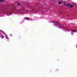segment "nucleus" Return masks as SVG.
<instances>
[{"instance_id": "1a4fd4ad", "label": "nucleus", "mask_w": 77, "mask_h": 77, "mask_svg": "<svg viewBox=\"0 0 77 77\" xmlns=\"http://www.w3.org/2000/svg\"><path fill=\"white\" fill-rule=\"evenodd\" d=\"M58 24L59 25V24H60V23H57V24Z\"/></svg>"}, {"instance_id": "f257e3e1", "label": "nucleus", "mask_w": 77, "mask_h": 77, "mask_svg": "<svg viewBox=\"0 0 77 77\" xmlns=\"http://www.w3.org/2000/svg\"><path fill=\"white\" fill-rule=\"evenodd\" d=\"M66 5L69 8H73V6L72 5H70L69 4H67V5Z\"/></svg>"}, {"instance_id": "f03ea898", "label": "nucleus", "mask_w": 77, "mask_h": 77, "mask_svg": "<svg viewBox=\"0 0 77 77\" xmlns=\"http://www.w3.org/2000/svg\"><path fill=\"white\" fill-rule=\"evenodd\" d=\"M61 3H62V2H58V4H59V5H60Z\"/></svg>"}, {"instance_id": "0eeeda50", "label": "nucleus", "mask_w": 77, "mask_h": 77, "mask_svg": "<svg viewBox=\"0 0 77 77\" xmlns=\"http://www.w3.org/2000/svg\"><path fill=\"white\" fill-rule=\"evenodd\" d=\"M2 38H5V36H2Z\"/></svg>"}, {"instance_id": "423d86ee", "label": "nucleus", "mask_w": 77, "mask_h": 77, "mask_svg": "<svg viewBox=\"0 0 77 77\" xmlns=\"http://www.w3.org/2000/svg\"><path fill=\"white\" fill-rule=\"evenodd\" d=\"M12 36V35L11 34H10L9 35V36Z\"/></svg>"}, {"instance_id": "20e7f679", "label": "nucleus", "mask_w": 77, "mask_h": 77, "mask_svg": "<svg viewBox=\"0 0 77 77\" xmlns=\"http://www.w3.org/2000/svg\"><path fill=\"white\" fill-rule=\"evenodd\" d=\"M26 20H29V18H26Z\"/></svg>"}, {"instance_id": "6e6552de", "label": "nucleus", "mask_w": 77, "mask_h": 77, "mask_svg": "<svg viewBox=\"0 0 77 77\" xmlns=\"http://www.w3.org/2000/svg\"><path fill=\"white\" fill-rule=\"evenodd\" d=\"M20 4H17V5H20Z\"/></svg>"}, {"instance_id": "7ed1b4c3", "label": "nucleus", "mask_w": 77, "mask_h": 77, "mask_svg": "<svg viewBox=\"0 0 77 77\" xmlns=\"http://www.w3.org/2000/svg\"><path fill=\"white\" fill-rule=\"evenodd\" d=\"M4 2V1L3 0H0V2Z\"/></svg>"}, {"instance_id": "39448f33", "label": "nucleus", "mask_w": 77, "mask_h": 77, "mask_svg": "<svg viewBox=\"0 0 77 77\" xmlns=\"http://www.w3.org/2000/svg\"><path fill=\"white\" fill-rule=\"evenodd\" d=\"M72 32H76V31L75 30H73L72 31Z\"/></svg>"}]
</instances>
